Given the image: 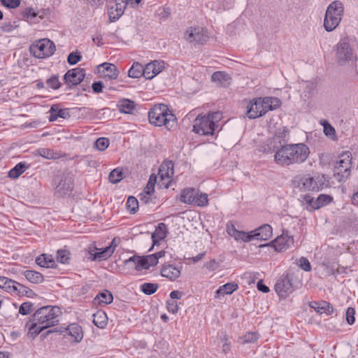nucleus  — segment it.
<instances>
[{"instance_id": "obj_60", "label": "nucleus", "mask_w": 358, "mask_h": 358, "mask_svg": "<svg viewBox=\"0 0 358 358\" xmlns=\"http://www.w3.org/2000/svg\"><path fill=\"white\" fill-rule=\"evenodd\" d=\"M299 266L305 271H309L311 269L308 259L304 257H301L299 259Z\"/></svg>"}, {"instance_id": "obj_9", "label": "nucleus", "mask_w": 358, "mask_h": 358, "mask_svg": "<svg viewBox=\"0 0 358 358\" xmlns=\"http://www.w3.org/2000/svg\"><path fill=\"white\" fill-rule=\"evenodd\" d=\"M73 177L70 173H62L54 179L55 193L59 196L69 194L73 189Z\"/></svg>"}, {"instance_id": "obj_33", "label": "nucleus", "mask_w": 358, "mask_h": 358, "mask_svg": "<svg viewBox=\"0 0 358 358\" xmlns=\"http://www.w3.org/2000/svg\"><path fill=\"white\" fill-rule=\"evenodd\" d=\"M196 189L194 188H187L183 189L180 194V200L181 202L187 204H193Z\"/></svg>"}, {"instance_id": "obj_27", "label": "nucleus", "mask_w": 358, "mask_h": 358, "mask_svg": "<svg viewBox=\"0 0 358 358\" xmlns=\"http://www.w3.org/2000/svg\"><path fill=\"white\" fill-rule=\"evenodd\" d=\"M180 268L173 264H169L162 267L161 274L171 280H175L180 275Z\"/></svg>"}, {"instance_id": "obj_35", "label": "nucleus", "mask_w": 358, "mask_h": 358, "mask_svg": "<svg viewBox=\"0 0 358 358\" xmlns=\"http://www.w3.org/2000/svg\"><path fill=\"white\" fill-rule=\"evenodd\" d=\"M28 168L29 166L25 162H20L9 171L8 177L13 179L17 178Z\"/></svg>"}, {"instance_id": "obj_46", "label": "nucleus", "mask_w": 358, "mask_h": 358, "mask_svg": "<svg viewBox=\"0 0 358 358\" xmlns=\"http://www.w3.org/2000/svg\"><path fill=\"white\" fill-rule=\"evenodd\" d=\"M126 205L127 210L132 214H134L138 208V201L132 196H129Z\"/></svg>"}, {"instance_id": "obj_20", "label": "nucleus", "mask_w": 358, "mask_h": 358, "mask_svg": "<svg viewBox=\"0 0 358 358\" xmlns=\"http://www.w3.org/2000/svg\"><path fill=\"white\" fill-rule=\"evenodd\" d=\"M227 234L236 241H242L243 242H250L252 241V236L249 232L239 231L236 229L234 224L232 222H229L226 226Z\"/></svg>"}, {"instance_id": "obj_32", "label": "nucleus", "mask_w": 358, "mask_h": 358, "mask_svg": "<svg viewBox=\"0 0 358 358\" xmlns=\"http://www.w3.org/2000/svg\"><path fill=\"white\" fill-rule=\"evenodd\" d=\"M238 286L235 282H228L221 287L216 291L215 297L219 298L220 295L231 294L238 289Z\"/></svg>"}, {"instance_id": "obj_57", "label": "nucleus", "mask_w": 358, "mask_h": 358, "mask_svg": "<svg viewBox=\"0 0 358 358\" xmlns=\"http://www.w3.org/2000/svg\"><path fill=\"white\" fill-rule=\"evenodd\" d=\"M259 99L261 105H262V108H264V115L268 110H272L271 105L270 103V100L268 99V97Z\"/></svg>"}, {"instance_id": "obj_47", "label": "nucleus", "mask_w": 358, "mask_h": 358, "mask_svg": "<svg viewBox=\"0 0 358 358\" xmlns=\"http://www.w3.org/2000/svg\"><path fill=\"white\" fill-rule=\"evenodd\" d=\"M39 154L41 156L48 159H55L59 158V155L50 149H41L39 150Z\"/></svg>"}, {"instance_id": "obj_55", "label": "nucleus", "mask_w": 358, "mask_h": 358, "mask_svg": "<svg viewBox=\"0 0 358 358\" xmlns=\"http://www.w3.org/2000/svg\"><path fill=\"white\" fill-rule=\"evenodd\" d=\"M166 308L169 313L176 314L178 311V304L176 301L169 300L166 302Z\"/></svg>"}, {"instance_id": "obj_17", "label": "nucleus", "mask_w": 358, "mask_h": 358, "mask_svg": "<svg viewBox=\"0 0 358 358\" xmlns=\"http://www.w3.org/2000/svg\"><path fill=\"white\" fill-rule=\"evenodd\" d=\"M85 76L83 69L76 68L68 71L64 76V80L67 85H77L83 81Z\"/></svg>"}, {"instance_id": "obj_31", "label": "nucleus", "mask_w": 358, "mask_h": 358, "mask_svg": "<svg viewBox=\"0 0 358 358\" xmlns=\"http://www.w3.org/2000/svg\"><path fill=\"white\" fill-rule=\"evenodd\" d=\"M36 263L45 268H53L55 266V262L51 255L43 254L36 259Z\"/></svg>"}, {"instance_id": "obj_36", "label": "nucleus", "mask_w": 358, "mask_h": 358, "mask_svg": "<svg viewBox=\"0 0 358 358\" xmlns=\"http://www.w3.org/2000/svg\"><path fill=\"white\" fill-rule=\"evenodd\" d=\"M166 224L164 223H159L156 228L154 233L152 234V239L153 243L155 244L159 241L164 239L166 236Z\"/></svg>"}, {"instance_id": "obj_30", "label": "nucleus", "mask_w": 358, "mask_h": 358, "mask_svg": "<svg viewBox=\"0 0 358 358\" xmlns=\"http://www.w3.org/2000/svg\"><path fill=\"white\" fill-rule=\"evenodd\" d=\"M212 80L222 86H227L230 84L231 78L224 71H216L211 76Z\"/></svg>"}, {"instance_id": "obj_29", "label": "nucleus", "mask_w": 358, "mask_h": 358, "mask_svg": "<svg viewBox=\"0 0 358 358\" xmlns=\"http://www.w3.org/2000/svg\"><path fill=\"white\" fill-rule=\"evenodd\" d=\"M66 334L71 336L77 343L80 342L83 338L82 328L77 324H71L66 329Z\"/></svg>"}, {"instance_id": "obj_5", "label": "nucleus", "mask_w": 358, "mask_h": 358, "mask_svg": "<svg viewBox=\"0 0 358 358\" xmlns=\"http://www.w3.org/2000/svg\"><path fill=\"white\" fill-rule=\"evenodd\" d=\"M222 117V113L218 111L207 115H199L194 121L193 131L203 136L213 135Z\"/></svg>"}, {"instance_id": "obj_61", "label": "nucleus", "mask_w": 358, "mask_h": 358, "mask_svg": "<svg viewBox=\"0 0 358 358\" xmlns=\"http://www.w3.org/2000/svg\"><path fill=\"white\" fill-rule=\"evenodd\" d=\"M268 99L270 100L272 110L278 108L280 106L281 101L279 99L275 97H268Z\"/></svg>"}, {"instance_id": "obj_8", "label": "nucleus", "mask_w": 358, "mask_h": 358, "mask_svg": "<svg viewBox=\"0 0 358 358\" xmlns=\"http://www.w3.org/2000/svg\"><path fill=\"white\" fill-rule=\"evenodd\" d=\"M56 47L54 43L48 38H43L36 41L30 46L32 55L38 59H44L52 56Z\"/></svg>"}, {"instance_id": "obj_50", "label": "nucleus", "mask_w": 358, "mask_h": 358, "mask_svg": "<svg viewBox=\"0 0 358 358\" xmlns=\"http://www.w3.org/2000/svg\"><path fill=\"white\" fill-rule=\"evenodd\" d=\"M70 259V252L66 250H59L57 252V260L62 264H66Z\"/></svg>"}, {"instance_id": "obj_22", "label": "nucleus", "mask_w": 358, "mask_h": 358, "mask_svg": "<svg viewBox=\"0 0 358 358\" xmlns=\"http://www.w3.org/2000/svg\"><path fill=\"white\" fill-rule=\"evenodd\" d=\"M264 108L261 105L259 99H253L247 106V115L250 119H255L264 115Z\"/></svg>"}, {"instance_id": "obj_13", "label": "nucleus", "mask_w": 358, "mask_h": 358, "mask_svg": "<svg viewBox=\"0 0 358 358\" xmlns=\"http://www.w3.org/2000/svg\"><path fill=\"white\" fill-rule=\"evenodd\" d=\"M131 262H133L135 264L136 270L140 271L141 269H148L150 266L157 265V259L156 256L152 255L144 257L133 256L125 261L126 264Z\"/></svg>"}, {"instance_id": "obj_6", "label": "nucleus", "mask_w": 358, "mask_h": 358, "mask_svg": "<svg viewBox=\"0 0 358 358\" xmlns=\"http://www.w3.org/2000/svg\"><path fill=\"white\" fill-rule=\"evenodd\" d=\"M343 12V5L340 1H334L328 6L324 19V27L326 31H331L338 26Z\"/></svg>"}, {"instance_id": "obj_63", "label": "nucleus", "mask_w": 358, "mask_h": 358, "mask_svg": "<svg viewBox=\"0 0 358 358\" xmlns=\"http://www.w3.org/2000/svg\"><path fill=\"white\" fill-rule=\"evenodd\" d=\"M92 90L94 91V92L95 93H100L102 92V89H103V84L101 81H99V82H94L93 84H92Z\"/></svg>"}, {"instance_id": "obj_39", "label": "nucleus", "mask_w": 358, "mask_h": 358, "mask_svg": "<svg viewBox=\"0 0 358 358\" xmlns=\"http://www.w3.org/2000/svg\"><path fill=\"white\" fill-rule=\"evenodd\" d=\"M128 75L131 78H138L144 76V67L138 62H134L128 71Z\"/></svg>"}, {"instance_id": "obj_14", "label": "nucleus", "mask_w": 358, "mask_h": 358, "mask_svg": "<svg viewBox=\"0 0 358 358\" xmlns=\"http://www.w3.org/2000/svg\"><path fill=\"white\" fill-rule=\"evenodd\" d=\"M173 173V164L171 162H166L160 166L158 176L160 178L161 187H169Z\"/></svg>"}, {"instance_id": "obj_4", "label": "nucleus", "mask_w": 358, "mask_h": 358, "mask_svg": "<svg viewBox=\"0 0 358 358\" xmlns=\"http://www.w3.org/2000/svg\"><path fill=\"white\" fill-rule=\"evenodd\" d=\"M150 124L161 127L165 126L171 130L176 126V117L165 104L155 105L148 112Z\"/></svg>"}, {"instance_id": "obj_62", "label": "nucleus", "mask_w": 358, "mask_h": 358, "mask_svg": "<svg viewBox=\"0 0 358 358\" xmlns=\"http://www.w3.org/2000/svg\"><path fill=\"white\" fill-rule=\"evenodd\" d=\"M183 296L184 293L178 290H174L170 293L171 299L173 301H175L176 299H180Z\"/></svg>"}, {"instance_id": "obj_45", "label": "nucleus", "mask_w": 358, "mask_h": 358, "mask_svg": "<svg viewBox=\"0 0 358 358\" xmlns=\"http://www.w3.org/2000/svg\"><path fill=\"white\" fill-rule=\"evenodd\" d=\"M158 288L157 284L145 282L141 286V290L147 295L154 294Z\"/></svg>"}, {"instance_id": "obj_2", "label": "nucleus", "mask_w": 358, "mask_h": 358, "mask_svg": "<svg viewBox=\"0 0 358 358\" xmlns=\"http://www.w3.org/2000/svg\"><path fill=\"white\" fill-rule=\"evenodd\" d=\"M275 152L274 162L281 166L302 163L310 154L309 148L304 143L280 145Z\"/></svg>"}, {"instance_id": "obj_52", "label": "nucleus", "mask_w": 358, "mask_h": 358, "mask_svg": "<svg viewBox=\"0 0 358 358\" xmlns=\"http://www.w3.org/2000/svg\"><path fill=\"white\" fill-rule=\"evenodd\" d=\"M46 83L49 87H51L53 90H57L61 86V83L59 82L57 76H53L48 78Z\"/></svg>"}, {"instance_id": "obj_37", "label": "nucleus", "mask_w": 358, "mask_h": 358, "mask_svg": "<svg viewBox=\"0 0 358 358\" xmlns=\"http://www.w3.org/2000/svg\"><path fill=\"white\" fill-rule=\"evenodd\" d=\"M93 322L99 328L103 329L107 324V315L103 311H97L93 315Z\"/></svg>"}, {"instance_id": "obj_38", "label": "nucleus", "mask_w": 358, "mask_h": 358, "mask_svg": "<svg viewBox=\"0 0 358 358\" xmlns=\"http://www.w3.org/2000/svg\"><path fill=\"white\" fill-rule=\"evenodd\" d=\"M31 292V289L14 280V285L11 286L10 292L9 293H15L17 295L29 296V294Z\"/></svg>"}, {"instance_id": "obj_25", "label": "nucleus", "mask_w": 358, "mask_h": 358, "mask_svg": "<svg viewBox=\"0 0 358 358\" xmlns=\"http://www.w3.org/2000/svg\"><path fill=\"white\" fill-rule=\"evenodd\" d=\"M309 306L320 314L329 315L334 313L333 306L325 301H321L320 302L312 301L309 303Z\"/></svg>"}, {"instance_id": "obj_11", "label": "nucleus", "mask_w": 358, "mask_h": 358, "mask_svg": "<svg viewBox=\"0 0 358 358\" xmlns=\"http://www.w3.org/2000/svg\"><path fill=\"white\" fill-rule=\"evenodd\" d=\"M353 51L348 43L341 41L336 45V59L340 65H345L353 59Z\"/></svg>"}, {"instance_id": "obj_19", "label": "nucleus", "mask_w": 358, "mask_h": 358, "mask_svg": "<svg viewBox=\"0 0 358 358\" xmlns=\"http://www.w3.org/2000/svg\"><path fill=\"white\" fill-rule=\"evenodd\" d=\"M275 289L280 297H285L292 292V285L288 275L282 276L275 285Z\"/></svg>"}, {"instance_id": "obj_51", "label": "nucleus", "mask_w": 358, "mask_h": 358, "mask_svg": "<svg viewBox=\"0 0 358 358\" xmlns=\"http://www.w3.org/2000/svg\"><path fill=\"white\" fill-rule=\"evenodd\" d=\"M33 303L31 302H24L21 304L19 308V313L22 315H27L33 310Z\"/></svg>"}, {"instance_id": "obj_59", "label": "nucleus", "mask_w": 358, "mask_h": 358, "mask_svg": "<svg viewBox=\"0 0 358 358\" xmlns=\"http://www.w3.org/2000/svg\"><path fill=\"white\" fill-rule=\"evenodd\" d=\"M154 187L155 182H152V176H151L143 192L148 195H151L155 191Z\"/></svg>"}, {"instance_id": "obj_41", "label": "nucleus", "mask_w": 358, "mask_h": 358, "mask_svg": "<svg viewBox=\"0 0 358 358\" xmlns=\"http://www.w3.org/2000/svg\"><path fill=\"white\" fill-rule=\"evenodd\" d=\"M333 200L332 196L328 194H321L318 196L317 199L315 200L314 209H319L320 208L324 206L329 203H331Z\"/></svg>"}, {"instance_id": "obj_26", "label": "nucleus", "mask_w": 358, "mask_h": 358, "mask_svg": "<svg viewBox=\"0 0 358 358\" xmlns=\"http://www.w3.org/2000/svg\"><path fill=\"white\" fill-rule=\"evenodd\" d=\"M49 121L54 122L57 120L58 117L66 119L70 117L69 109L67 108H59L58 105H52L50 109Z\"/></svg>"}, {"instance_id": "obj_10", "label": "nucleus", "mask_w": 358, "mask_h": 358, "mask_svg": "<svg viewBox=\"0 0 358 358\" xmlns=\"http://www.w3.org/2000/svg\"><path fill=\"white\" fill-rule=\"evenodd\" d=\"M289 135V130L286 127H281L278 129L273 138L267 141V148H265L262 151L264 152L271 153L278 149L282 145V141L284 142L287 141L286 139Z\"/></svg>"}, {"instance_id": "obj_54", "label": "nucleus", "mask_w": 358, "mask_h": 358, "mask_svg": "<svg viewBox=\"0 0 358 358\" xmlns=\"http://www.w3.org/2000/svg\"><path fill=\"white\" fill-rule=\"evenodd\" d=\"M23 17L27 20H32L36 17L38 13L34 10L33 8H27L22 13Z\"/></svg>"}, {"instance_id": "obj_56", "label": "nucleus", "mask_w": 358, "mask_h": 358, "mask_svg": "<svg viewBox=\"0 0 358 358\" xmlns=\"http://www.w3.org/2000/svg\"><path fill=\"white\" fill-rule=\"evenodd\" d=\"M1 3L9 8H16L20 6V0H1Z\"/></svg>"}, {"instance_id": "obj_18", "label": "nucleus", "mask_w": 358, "mask_h": 358, "mask_svg": "<svg viewBox=\"0 0 358 358\" xmlns=\"http://www.w3.org/2000/svg\"><path fill=\"white\" fill-rule=\"evenodd\" d=\"M294 243V239L287 232H283L271 243L276 251L282 252L289 248Z\"/></svg>"}, {"instance_id": "obj_28", "label": "nucleus", "mask_w": 358, "mask_h": 358, "mask_svg": "<svg viewBox=\"0 0 358 358\" xmlns=\"http://www.w3.org/2000/svg\"><path fill=\"white\" fill-rule=\"evenodd\" d=\"M136 106L135 102L128 99H122L117 103L120 112L125 114H132Z\"/></svg>"}, {"instance_id": "obj_53", "label": "nucleus", "mask_w": 358, "mask_h": 358, "mask_svg": "<svg viewBox=\"0 0 358 358\" xmlns=\"http://www.w3.org/2000/svg\"><path fill=\"white\" fill-rule=\"evenodd\" d=\"M80 53L78 51L70 53L67 58V62L71 65L77 64L81 59Z\"/></svg>"}, {"instance_id": "obj_12", "label": "nucleus", "mask_w": 358, "mask_h": 358, "mask_svg": "<svg viewBox=\"0 0 358 358\" xmlns=\"http://www.w3.org/2000/svg\"><path fill=\"white\" fill-rule=\"evenodd\" d=\"M185 38L189 43H203L208 39V35L205 29L200 27H189L184 34Z\"/></svg>"}, {"instance_id": "obj_49", "label": "nucleus", "mask_w": 358, "mask_h": 358, "mask_svg": "<svg viewBox=\"0 0 358 358\" xmlns=\"http://www.w3.org/2000/svg\"><path fill=\"white\" fill-rule=\"evenodd\" d=\"M109 146V140L107 138H99L94 143V148L99 151L105 150Z\"/></svg>"}, {"instance_id": "obj_3", "label": "nucleus", "mask_w": 358, "mask_h": 358, "mask_svg": "<svg viewBox=\"0 0 358 358\" xmlns=\"http://www.w3.org/2000/svg\"><path fill=\"white\" fill-rule=\"evenodd\" d=\"M328 180L323 174L296 176L292 180L294 187L301 192H317L328 186Z\"/></svg>"}, {"instance_id": "obj_44", "label": "nucleus", "mask_w": 358, "mask_h": 358, "mask_svg": "<svg viewBox=\"0 0 358 358\" xmlns=\"http://www.w3.org/2000/svg\"><path fill=\"white\" fill-rule=\"evenodd\" d=\"M123 178V173L122 169L116 168L113 169L109 174L108 179L110 182L115 184L119 182Z\"/></svg>"}, {"instance_id": "obj_64", "label": "nucleus", "mask_w": 358, "mask_h": 358, "mask_svg": "<svg viewBox=\"0 0 358 358\" xmlns=\"http://www.w3.org/2000/svg\"><path fill=\"white\" fill-rule=\"evenodd\" d=\"M257 287L259 291L264 293H268L269 292V288L266 285H264L262 280L257 282Z\"/></svg>"}, {"instance_id": "obj_23", "label": "nucleus", "mask_w": 358, "mask_h": 358, "mask_svg": "<svg viewBox=\"0 0 358 358\" xmlns=\"http://www.w3.org/2000/svg\"><path fill=\"white\" fill-rule=\"evenodd\" d=\"M99 72L101 76L108 80H115L118 76V70L117 66L110 63H103L99 66Z\"/></svg>"}, {"instance_id": "obj_21", "label": "nucleus", "mask_w": 358, "mask_h": 358, "mask_svg": "<svg viewBox=\"0 0 358 358\" xmlns=\"http://www.w3.org/2000/svg\"><path fill=\"white\" fill-rule=\"evenodd\" d=\"M249 233L252 240L267 241L272 236L273 230L269 224H265Z\"/></svg>"}, {"instance_id": "obj_1", "label": "nucleus", "mask_w": 358, "mask_h": 358, "mask_svg": "<svg viewBox=\"0 0 358 358\" xmlns=\"http://www.w3.org/2000/svg\"><path fill=\"white\" fill-rule=\"evenodd\" d=\"M61 314L58 306H45L36 310L25 325L28 337L34 338L44 329L57 325Z\"/></svg>"}, {"instance_id": "obj_24", "label": "nucleus", "mask_w": 358, "mask_h": 358, "mask_svg": "<svg viewBox=\"0 0 358 358\" xmlns=\"http://www.w3.org/2000/svg\"><path fill=\"white\" fill-rule=\"evenodd\" d=\"M115 246H113V242L109 246L104 248L98 249L94 248L90 251V255H93L92 260H105L108 259L114 252Z\"/></svg>"}, {"instance_id": "obj_40", "label": "nucleus", "mask_w": 358, "mask_h": 358, "mask_svg": "<svg viewBox=\"0 0 358 358\" xmlns=\"http://www.w3.org/2000/svg\"><path fill=\"white\" fill-rule=\"evenodd\" d=\"M259 336L257 332H248L245 335L238 338V342L241 345L254 343L257 341Z\"/></svg>"}, {"instance_id": "obj_16", "label": "nucleus", "mask_w": 358, "mask_h": 358, "mask_svg": "<svg viewBox=\"0 0 358 358\" xmlns=\"http://www.w3.org/2000/svg\"><path fill=\"white\" fill-rule=\"evenodd\" d=\"M165 62L163 60H154L144 67V77L150 80L161 73L165 68Z\"/></svg>"}, {"instance_id": "obj_7", "label": "nucleus", "mask_w": 358, "mask_h": 358, "mask_svg": "<svg viewBox=\"0 0 358 358\" xmlns=\"http://www.w3.org/2000/svg\"><path fill=\"white\" fill-rule=\"evenodd\" d=\"M352 158L349 151L343 152L338 156L334 170V175L338 181L344 180L350 175Z\"/></svg>"}, {"instance_id": "obj_42", "label": "nucleus", "mask_w": 358, "mask_h": 358, "mask_svg": "<svg viewBox=\"0 0 358 358\" xmlns=\"http://www.w3.org/2000/svg\"><path fill=\"white\" fill-rule=\"evenodd\" d=\"M208 203V194L196 191L194 203L192 205L197 206H206Z\"/></svg>"}, {"instance_id": "obj_48", "label": "nucleus", "mask_w": 358, "mask_h": 358, "mask_svg": "<svg viewBox=\"0 0 358 358\" xmlns=\"http://www.w3.org/2000/svg\"><path fill=\"white\" fill-rule=\"evenodd\" d=\"M13 285H14V280L4 276H0L1 289H4L7 292H10Z\"/></svg>"}, {"instance_id": "obj_34", "label": "nucleus", "mask_w": 358, "mask_h": 358, "mask_svg": "<svg viewBox=\"0 0 358 358\" xmlns=\"http://www.w3.org/2000/svg\"><path fill=\"white\" fill-rule=\"evenodd\" d=\"M23 273L26 279L31 283L39 284L44 280L43 275L35 271L27 270Z\"/></svg>"}, {"instance_id": "obj_58", "label": "nucleus", "mask_w": 358, "mask_h": 358, "mask_svg": "<svg viewBox=\"0 0 358 358\" xmlns=\"http://www.w3.org/2000/svg\"><path fill=\"white\" fill-rule=\"evenodd\" d=\"M355 310L353 308H348L346 310V320L349 324H352L355 322Z\"/></svg>"}, {"instance_id": "obj_15", "label": "nucleus", "mask_w": 358, "mask_h": 358, "mask_svg": "<svg viewBox=\"0 0 358 358\" xmlns=\"http://www.w3.org/2000/svg\"><path fill=\"white\" fill-rule=\"evenodd\" d=\"M132 0H115V3L108 6V17L110 22L117 21L124 13L128 3H132Z\"/></svg>"}, {"instance_id": "obj_43", "label": "nucleus", "mask_w": 358, "mask_h": 358, "mask_svg": "<svg viewBox=\"0 0 358 358\" xmlns=\"http://www.w3.org/2000/svg\"><path fill=\"white\" fill-rule=\"evenodd\" d=\"M95 299L99 300V303L109 304L113 302V296L111 292L108 290H105L103 292L99 293Z\"/></svg>"}]
</instances>
